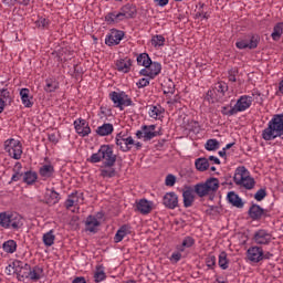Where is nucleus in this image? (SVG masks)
Returning <instances> with one entry per match:
<instances>
[{"mask_svg": "<svg viewBox=\"0 0 283 283\" xmlns=\"http://www.w3.org/2000/svg\"><path fill=\"white\" fill-rule=\"evenodd\" d=\"M234 184L244 189H253L255 187V179L249 175V170L244 166L238 167L233 177Z\"/></svg>", "mask_w": 283, "mask_h": 283, "instance_id": "7ed1b4c3", "label": "nucleus"}, {"mask_svg": "<svg viewBox=\"0 0 283 283\" xmlns=\"http://www.w3.org/2000/svg\"><path fill=\"white\" fill-rule=\"evenodd\" d=\"M260 44V35L250 34L245 39L237 41L235 45L238 50H255Z\"/></svg>", "mask_w": 283, "mask_h": 283, "instance_id": "423d86ee", "label": "nucleus"}, {"mask_svg": "<svg viewBox=\"0 0 283 283\" xmlns=\"http://www.w3.org/2000/svg\"><path fill=\"white\" fill-rule=\"evenodd\" d=\"M109 98L113 101L115 107H118L122 112L124 107H130L134 105V102L129 98V95L125 92H111L109 93Z\"/></svg>", "mask_w": 283, "mask_h": 283, "instance_id": "39448f33", "label": "nucleus"}, {"mask_svg": "<svg viewBox=\"0 0 283 283\" xmlns=\"http://www.w3.org/2000/svg\"><path fill=\"white\" fill-rule=\"evenodd\" d=\"M0 227H3V229H10V212L0 213Z\"/></svg>", "mask_w": 283, "mask_h": 283, "instance_id": "37998d69", "label": "nucleus"}, {"mask_svg": "<svg viewBox=\"0 0 283 283\" xmlns=\"http://www.w3.org/2000/svg\"><path fill=\"white\" fill-rule=\"evenodd\" d=\"M54 174V167L52 165H44L40 168V176L42 178H52Z\"/></svg>", "mask_w": 283, "mask_h": 283, "instance_id": "e433bc0d", "label": "nucleus"}, {"mask_svg": "<svg viewBox=\"0 0 283 283\" xmlns=\"http://www.w3.org/2000/svg\"><path fill=\"white\" fill-rule=\"evenodd\" d=\"M142 129L144 132V140H151L153 138H156V136H160V133L156 132V125H145Z\"/></svg>", "mask_w": 283, "mask_h": 283, "instance_id": "b1692460", "label": "nucleus"}, {"mask_svg": "<svg viewBox=\"0 0 283 283\" xmlns=\"http://www.w3.org/2000/svg\"><path fill=\"white\" fill-rule=\"evenodd\" d=\"M23 176V182H25L27 185H34V182H36V172H32V171H27Z\"/></svg>", "mask_w": 283, "mask_h": 283, "instance_id": "c03bdc74", "label": "nucleus"}, {"mask_svg": "<svg viewBox=\"0 0 283 283\" xmlns=\"http://www.w3.org/2000/svg\"><path fill=\"white\" fill-rule=\"evenodd\" d=\"M20 96H21L22 105H24V107H32V105H34V103L30 99L29 88H22L20 91Z\"/></svg>", "mask_w": 283, "mask_h": 283, "instance_id": "7c9ffc66", "label": "nucleus"}, {"mask_svg": "<svg viewBox=\"0 0 283 283\" xmlns=\"http://www.w3.org/2000/svg\"><path fill=\"white\" fill-rule=\"evenodd\" d=\"M251 105H253V96L242 95L232 107L231 114H238V112H247Z\"/></svg>", "mask_w": 283, "mask_h": 283, "instance_id": "6e6552de", "label": "nucleus"}, {"mask_svg": "<svg viewBox=\"0 0 283 283\" xmlns=\"http://www.w3.org/2000/svg\"><path fill=\"white\" fill-rule=\"evenodd\" d=\"M88 163H103L104 167H114L116 165V154H114V147L111 145H102L97 153L93 154L88 159Z\"/></svg>", "mask_w": 283, "mask_h": 283, "instance_id": "f257e3e1", "label": "nucleus"}, {"mask_svg": "<svg viewBox=\"0 0 283 283\" xmlns=\"http://www.w3.org/2000/svg\"><path fill=\"white\" fill-rule=\"evenodd\" d=\"M105 21H107V23H118L123 21V14H120V12H111L105 17Z\"/></svg>", "mask_w": 283, "mask_h": 283, "instance_id": "58836bf2", "label": "nucleus"}, {"mask_svg": "<svg viewBox=\"0 0 283 283\" xmlns=\"http://www.w3.org/2000/svg\"><path fill=\"white\" fill-rule=\"evenodd\" d=\"M19 169H21V163H17L13 171H15V174L11 177V182H19V180H21V178H23V174L19 172Z\"/></svg>", "mask_w": 283, "mask_h": 283, "instance_id": "603ef678", "label": "nucleus"}, {"mask_svg": "<svg viewBox=\"0 0 283 283\" xmlns=\"http://www.w3.org/2000/svg\"><path fill=\"white\" fill-rule=\"evenodd\" d=\"M283 34V22H279L274 25L271 38L273 41H280Z\"/></svg>", "mask_w": 283, "mask_h": 283, "instance_id": "72a5a7b5", "label": "nucleus"}, {"mask_svg": "<svg viewBox=\"0 0 283 283\" xmlns=\"http://www.w3.org/2000/svg\"><path fill=\"white\" fill-rule=\"evenodd\" d=\"M45 92H56L59 90V82L54 80H46V85L44 86Z\"/></svg>", "mask_w": 283, "mask_h": 283, "instance_id": "8fccbe9b", "label": "nucleus"}, {"mask_svg": "<svg viewBox=\"0 0 283 283\" xmlns=\"http://www.w3.org/2000/svg\"><path fill=\"white\" fill-rule=\"evenodd\" d=\"M254 198L258 200V202H262V200L266 198V189L261 188L258 190Z\"/></svg>", "mask_w": 283, "mask_h": 283, "instance_id": "6e6d98bb", "label": "nucleus"}, {"mask_svg": "<svg viewBox=\"0 0 283 283\" xmlns=\"http://www.w3.org/2000/svg\"><path fill=\"white\" fill-rule=\"evenodd\" d=\"M227 92H229V85L224 82H218L212 90L208 91V96L216 98V101H222Z\"/></svg>", "mask_w": 283, "mask_h": 283, "instance_id": "0eeeda50", "label": "nucleus"}, {"mask_svg": "<svg viewBox=\"0 0 283 283\" xmlns=\"http://www.w3.org/2000/svg\"><path fill=\"white\" fill-rule=\"evenodd\" d=\"M272 239L273 235L264 229L258 230L253 235L255 244H271Z\"/></svg>", "mask_w": 283, "mask_h": 283, "instance_id": "9b49d317", "label": "nucleus"}, {"mask_svg": "<svg viewBox=\"0 0 283 283\" xmlns=\"http://www.w3.org/2000/svg\"><path fill=\"white\" fill-rule=\"evenodd\" d=\"M44 200L46 205L52 207L53 205H56L61 198L59 197V192L55 190H48L44 197Z\"/></svg>", "mask_w": 283, "mask_h": 283, "instance_id": "cd10ccee", "label": "nucleus"}, {"mask_svg": "<svg viewBox=\"0 0 283 283\" xmlns=\"http://www.w3.org/2000/svg\"><path fill=\"white\" fill-rule=\"evenodd\" d=\"M182 259V254L180 252H174L170 256L171 262H180V260Z\"/></svg>", "mask_w": 283, "mask_h": 283, "instance_id": "e2e57ef3", "label": "nucleus"}, {"mask_svg": "<svg viewBox=\"0 0 283 283\" xmlns=\"http://www.w3.org/2000/svg\"><path fill=\"white\" fill-rule=\"evenodd\" d=\"M83 193L81 192H73L69 195L65 207L66 209H72V207H78V205H83Z\"/></svg>", "mask_w": 283, "mask_h": 283, "instance_id": "dca6fc26", "label": "nucleus"}, {"mask_svg": "<svg viewBox=\"0 0 283 283\" xmlns=\"http://www.w3.org/2000/svg\"><path fill=\"white\" fill-rule=\"evenodd\" d=\"M195 167L198 171H207V169H209V159L207 158L196 159Z\"/></svg>", "mask_w": 283, "mask_h": 283, "instance_id": "c9c22d12", "label": "nucleus"}, {"mask_svg": "<svg viewBox=\"0 0 283 283\" xmlns=\"http://www.w3.org/2000/svg\"><path fill=\"white\" fill-rule=\"evenodd\" d=\"M23 227V217L17 212H10L9 229H21Z\"/></svg>", "mask_w": 283, "mask_h": 283, "instance_id": "4be33fe9", "label": "nucleus"}, {"mask_svg": "<svg viewBox=\"0 0 283 283\" xmlns=\"http://www.w3.org/2000/svg\"><path fill=\"white\" fill-rule=\"evenodd\" d=\"M205 182L207 187H210L209 188L210 193H213L218 191V189H220V180H218V178L211 177L207 179Z\"/></svg>", "mask_w": 283, "mask_h": 283, "instance_id": "473e14b6", "label": "nucleus"}, {"mask_svg": "<svg viewBox=\"0 0 283 283\" xmlns=\"http://www.w3.org/2000/svg\"><path fill=\"white\" fill-rule=\"evenodd\" d=\"M235 72L237 71H229V81H231L232 83H235V81H237Z\"/></svg>", "mask_w": 283, "mask_h": 283, "instance_id": "338daca9", "label": "nucleus"}, {"mask_svg": "<svg viewBox=\"0 0 283 283\" xmlns=\"http://www.w3.org/2000/svg\"><path fill=\"white\" fill-rule=\"evenodd\" d=\"M23 273H30V264L22 262V266L17 272L18 277L23 279Z\"/></svg>", "mask_w": 283, "mask_h": 283, "instance_id": "5fc2aeb1", "label": "nucleus"}, {"mask_svg": "<svg viewBox=\"0 0 283 283\" xmlns=\"http://www.w3.org/2000/svg\"><path fill=\"white\" fill-rule=\"evenodd\" d=\"M54 240H56V237L54 235V230H50L49 232L43 234V243L45 247H52L54 244Z\"/></svg>", "mask_w": 283, "mask_h": 283, "instance_id": "4c0bfd02", "label": "nucleus"}, {"mask_svg": "<svg viewBox=\"0 0 283 283\" xmlns=\"http://www.w3.org/2000/svg\"><path fill=\"white\" fill-rule=\"evenodd\" d=\"M219 266L223 271H227V269H229V259H227V252L224 251L219 254Z\"/></svg>", "mask_w": 283, "mask_h": 283, "instance_id": "de8ad7c7", "label": "nucleus"}, {"mask_svg": "<svg viewBox=\"0 0 283 283\" xmlns=\"http://www.w3.org/2000/svg\"><path fill=\"white\" fill-rule=\"evenodd\" d=\"M74 127L76 134H78V136H82V138H85V136H90V134H92V128H90V124L83 118L76 119L74 122Z\"/></svg>", "mask_w": 283, "mask_h": 283, "instance_id": "9d476101", "label": "nucleus"}, {"mask_svg": "<svg viewBox=\"0 0 283 283\" xmlns=\"http://www.w3.org/2000/svg\"><path fill=\"white\" fill-rule=\"evenodd\" d=\"M129 233H132V227H129L128 224H124L122 226L116 234H115V238H114V241L116 243L118 242H123V239L126 237V235H129Z\"/></svg>", "mask_w": 283, "mask_h": 283, "instance_id": "bb28decb", "label": "nucleus"}, {"mask_svg": "<svg viewBox=\"0 0 283 283\" xmlns=\"http://www.w3.org/2000/svg\"><path fill=\"white\" fill-rule=\"evenodd\" d=\"M107 279V274H105V268L103 265H97L94 273V282L99 283Z\"/></svg>", "mask_w": 283, "mask_h": 283, "instance_id": "2f4dec72", "label": "nucleus"}, {"mask_svg": "<svg viewBox=\"0 0 283 283\" xmlns=\"http://www.w3.org/2000/svg\"><path fill=\"white\" fill-rule=\"evenodd\" d=\"M206 264L208 269H213L216 266V255H208L206 258Z\"/></svg>", "mask_w": 283, "mask_h": 283, "instance_id": "4d7b16f0", "label": "nucleus"}, {"mask_svg": "<svg viewBox=\"0 0 283 283\" xmlns=\"http://www.w3.org/2000/svg\"><path fill=\"white\" fill-rule=\"evenodd\" d=\"M233 111V107L229 108V106H222L221 107V114H223V116H235V114L238 113H231Z\"/></svg>", "mask_w": 283, "mask_h": 283, "instance_id": "bf43d9fd", "label": "nucleus"}, {"mask_svg": "<svg viewBox=\"0 0 283 283\" xmlns=\"http://www.w3.org/2000/svg\"><path fill=\"white\" fill-rule=\"evenodd\" d=\"M209 189H211V187L207 186L206 182H199L193 186L192 191L196 192V195L199 198H205V197L209 196V193H211V192H209Z\"/></svg>", "mask_w": 283, "mask_h": 283, "instance_id": "5701e85b", "label": "nucleus"}, {"mask_svg": "<svg viewBox=\"0 0 283 283\" xmlns=\"http://www.w3.org/2000/svg\"><path fill=\"white\" fill-rule=\"evenodd\" d=\"M182 198L184 207L186 209H189V207H193V202H196V195H193V188H191V186L185 187V190L182 191Z\"/></svg>", "mask_w": 283, "mask_h": 283, "instance_id": "4468645a", "label": "nucleus"}, {"mask_svg": "<svg viewBox=\"0 0 283 283\" xmlns=\"http://www.w3.org/2000/svg\"><path fill=\"white\" fill-rule=\"evenodd\" d=\"M136 209L143 216H147V214L151 213L153 206H151V202L148 201L147 199H140L136 203Z\"/></svg>", "mask_w": 283, "mask_h": 283, "instance_id": "6ab92c4d", "label": "nucleus"}, {"mask_svg": "<svg viewBox=\"0 0 283 283\" xmlns=\"http://www.w3.org/2000/svg\"><path fill=\"white\" fill-rule=\"evenodd\" d=\"M114 133V125L106 123L102 126L97 127L96 134L97 136H109Z\"/></svg>", "mask_w": 283, "mask_h": 283, "instance_id": "c85d7f7f", "label": "nucleus"}, {"mask_svg": "<svg viewBox=\"0 0 283 283\" xmlns=\"http://www.w3.org/2000/svg\"><path fill=\"white\" fill-rule=\"evenodd\" d=\"M0 98L4 102V105H10L12 103V96H10V91L7 88L0 91Z\"/></svg>", "mask_w": 283, "mask_h": 283, "instance_id": "3c124183", "label": "nucleus"}, {"mask_svg": "<svg viewBox=\"0 0 283 283\" xmlns=\"http://www.w3.org/2000/svg\"><path fill=\"white\" fill-rule=\"evenodd\" d=\"M227 198H228V202H230L232 207H237V209H242V207H244V202H242V198H240V196H238V193H235L234 191L228 192Z\"/></svg>", "mask_w": 283, "mask_h": 283, "instance_id": "a878e982", "label": "nucleus"}, {"mask_svg": "<svg viewBox=\"0 0 283 283\" xmlns=\"http://www.w3.org/2000/svg\"><path fill=\"white\" fill-rule=\"evenodd\" d=\"M163 205L166 209H177L178 205V195L176 192H167L163 198Z\"/></svg>", "mask_w": 283, "mask_h": 283, "instance_id": "2eb2a0df", "label": "nucleus"}, {"mask_svg": "<svg viewBox=\"0 0 283 283\" xmlns=\"http://www.w3.org/2000/svg\"><path fill=\"white\" fill-rule=\"evenodd\" d=\"M248 259L250 260V262H262V248L251 247L248 250Z\"/></svg>", "mask_w": 283, "mask_h": 283, "instance_id": "a211bd4d", "label": "nucleus"}, {"mask_svg": "<svg viewBox=\"0 0 283 283\" xmlns=\"http://www.w3.org/2000/svg\"><path fill=\"white\" fill-rule=\"evenodd\" d=\"M175 92H176V85L174 84V82L169 81L168 87L164 90V94H175Z\"/></svg>", "mask_w": 283, "mask_h": 283, "instance_id": "052dcab7", "label": "nucleus"}, {"mask_svg": "<svg viewBox=\"0 0 283 283\" xmlns=\"http://www.w3.org/2000/svg\"><path fill=\"white\" fill-rule=\"evenodd\" d=\"M116 70L123 72V74H127L132 70V60L129 57L117 60Z\"/></svg>", "mask_w": 283, "mask_h": 283, "instance_id": "412c9836", "label": "nucleus"}, {"mask_svg": "<svg viewBox=\"0 0 283 283\" xmlns=\"http://www.w3.org/2000/svg\"><path fill=\"white\" fill-rule=\"evenodd\" d=\"M165 185H166V187H174V185H176V176L168 175L166 177Z\"/></svg>", "mask_w": 283, "mask_h": 283, "instance_id": "13d9d810", "label": "nucleus"}, {"mask_svg": "<svg viewBox=\"0 0 283 283\" xmlns=\"http://www.w3.org/2000/svg\"><path fill=\"white\" fill-rule=\"evenodd\" d=\"M119 14H122V19H134L136 17V6L125 4L120 8Z\"/></svg>", "mask_w": 283, "mask_h": 283, "instance_id": "aec40b11", "label": "nucleus"}, {"mask_svg": "<svg viewBox=\"0 0 283 283\" xmlns=\"http://www.w3.org/2000/svg\"><path fill=\"white\" fill-rule=\"evenodd\" d=\"M249 216L252 220H262L266 217V210L258 205H252L249 209Z\"/></svg>", "mask_w": 283, "mask_h": 283, "instance_id": "f3484780", "label": "nucleus"}, {"mask_svg": "<svg viewBox=\"0 0 283 283\" xmlns=\"http://www.w3.org/2000/svg\"><path fill=\"white\" fill-rule=\"evenodd\" d=\"M116 145L119 147L120 151H130V149L134 147V138L119 133L116 136Z\"/></svg>", "mask_w": 283, "mask_h": 283, "instance_id": "1a4fd4ad", "label": "nucleus"}, {"mask_svg": "<svg viewBox=\"0 0 283 283\" xmlns=\"http://www.w3.org/2000/svg\"><path fill=\"white\" fill-rule=\"evenodd\" d=\"M139 74L142 76H149L151 78V73H149V67L148 66H145V69H143Z\"/></svg>", "mask_w": 283, "mask_h": 283, "instance_id": "69168bd1", "label": "nucleus"}, {"mask_svg": "<svg viewBox=\"0 0 283 283\" xmlns=\"http://www.w3.org/2000/svg\"><path fill=\"white\" fill-rule=\"evenodd\" d=\"M41 277H43V268L39 265L30 266L29 273H22V280L29 279L32 282H39Z\"/></svg>", "mask_w": 283, "mask_h": 283, "instance_id": "ddd939ff", "label": "nucleus"}, {"mask_svg": "<svg viewBox=\"0 0 283 283\" xmlns=\"http://www.w3.org/2000/svg\"><path fill=\"white\" fill-rule=\"evenodd\" d=\"M36 25H38V28H48V25H50V21L45 18H40L36 21Z\"/></svg>", "mask_w": 283, "mask_h": 283, "instance_id": "680f3d73", "label": "nucleus"}, {"mask_svg": "<svg viewBox=\"0 0 283 283\" xmlns=\"http://www.w3.org/2000/svg\"><path fill=\"white\" fill-rule=\"evenodd\" d=\"M125 36V32L118 31L116 29L111 30V33L106 35L105 43L106 45H118L120 41H123V38Z\"/></svg>", "mask_w": 283, "mask_h": 283, "instance_id": "f8f14e48", "label": "nucleus"}, {"mask_svg": "<svg viewBox=\"0 0 283 283\" xmlns=\"http://www.w3.org/2000/svg\"><path fill=\"white\" fill-rule=\"evenodd\" d=\"M193 244H196V240H193L191 237H186L181 245L178 247V251L182 253L185 249H190V247H193Z\"/></svg>", "mask_w": 283, "mask_h": 283, "instance_id": "ea45409f", "label": "nucleus"}, {"mask_svg": "<svg viewBox=\"0 0 283 283\" xmlns=\"http://www.w3.org/2000/svg\"><path fill=\"white\" fill-rule=\"evenodd\" d=\"M86 231L96 233V228L101 227V221L94 216H88L85 221Z\"/></svg>", "mask_w": 283, "mask_h": 283, "instance_id": "393cba45", "label": "nucleus"}, {"mask_svg": "<svg viewBox=\"0 0 283 283\" xmlns=\"http://www.w3.org/2000/svg\"><path fill=\"white\" fill-rule=\"evenodd\" d=\"M151 45H154L155 48H160L163 45H165V36L163 35H155L151 38Z\"/></svg>", "mask_w": 283, "mask_h": 283, "instance_id": "864d4df0", "label": "nucleus"}, {"mask_svg": "<svg viewBox=\"0 0 283 283\" xmlns=\"http://www.w3.org/2000/svg\"><path fill=\"white\" fill-rule=\"evenodd\" d=\"M161 114H165V108L163 106L157 105V106H151L149 111V116L150 118H158Z\"/></svg>", "mask_w": 283, "mask_h": 283, "instance_id": "79ce46f5", "label": "nucleus"}, {"mask_svg": "<svg viewBox=\"0 0 283 283\" xmlns=\"http://www.w3.org/2000/svg\"><path fill=\"white\" fill-rule=\"evenodd\" d=\"M4 151H8L9 156L14 160H21L23 146L21 145V142L17 139H7L4 142Z\"/></svg>", "mask_w": 283, "mask_h": 283, "instance_id": "20e7f679", "label": "nucleus"}, {"mask_svg": "<svg viewBox=\"0 0 283 283\" xmlns=\"http://www.w3.org/2000/svg\"><path fill=\"white\" fill-rule=\"evenodd\" d=\"M205 147L207 151H216L220 149V142H218V139H208Z\"/></svg>", "mask_w": 283, "mask_h": 283, "instance_id": "a18cd8bd", "label": "nucleus"}, {"mask_svg": "<svg viewBox=\"0 0 283 283\" xmlns=\"http://www.w3.org/2000/svg\"><path fill=\"white\" fill-rule=\"evenodd\" d=\"M263 140H283V114H276L269 122L268 127L262 132Z\"/></svg>", "mask_w": 283, "mask_h": 283, "instance_id": "f03ea898", "label": "nucleus"}, {"mask_svg": "<svg viewBox=\"0 0 283 283\" xmlns=\"http://www.w3.org/2000/svg\"><path fill=\"white\" fill-rule=\"evenodd\" d=\"M147 85H149L148 78H140L139 82L137 83L138 87H147Z\"/></svg>", "mask_w": 283, "mask_h": 283, "instance_id": "0e129e2a", "label": "nucleus"}, {"mask_svg": "<svg viewBox=\"0 0 283 283\" xmlns=\"http://www.w3.org/2000/svg\"><path fill=\"white\" fill-rule=\"evenodd\" d=\"M151 59L149 57V54L142 53L137 56V64L143 65V67H147L150 63Z\"/></svg>", "mask_w": 283, "mask_h": 283, "instance_id": "49530a36", "label": "nucleus"}, {"mask_svg": "<svg viewBox=\"0 0 283 283\" xmlns=\"http://www.w3.org/2000/svg\"><path fill=\"white\" fill-rule=\"evenodd\" d=\"M147 67L150 73V78H156V76H158V74H160V71L163 70V65H160V63L151 62V60L150 63H148Z\"/></svg>", "mask_w": 283, "mask_h": 283, "instance_id": "c756f323", "label": "nucleus"}, {"mask_svg": "<svg viewBox=\"0 0 283 283\" xmlns=\"http://www.w3.org/2000/svg\"><path fill=\"white\" fill-rule=\"evenodd\" d=\"M2 249L3 251H6V253H14V251H17V241L14 240H8L2 244Z\"/></svg>", "mask_w": 283, "mask_h": 283, "instance_id": "a19ab883", "label": "nucleus"}, {"mask_svg": "<svg viewBox=\"0 0 283 283\" xmlns=\"http://www.w3.org/2000/svg\"><path fill=\"white\" fill-rule=\"evenodd\" d=\"M101 176L102 178H114L116 176V169L112 167H105L104 169H101Z\"/></svg>", "mask_w": 283, "mask_h": 283, "instance_id": "09e8293b", "label": "nucleus"}, {"mask_svg": "<svg viewBox=\"0 0 283 283\" xmlns=\"http://www.w3.org/2000/svg\"><path fill=\"white\" fill-rule=\"evenodd\" d=\"M21 266H22V261L14 260L6 268V272L8 275H12V273H18Z\"/></svg>", "mask_w": 283, "mask_h": 283, "instance_id": "f704fd0d", "label": "nucleus"}, {"mask_svg": "<svg viewBox=\"0 0 283 283\" xmlns=\"http://www.w3.org/2000/svg\"><path fill=\"white\" fill-rule=\"evenodd\" d=\"M72 283H87V282L85 281V277L80 276L74 279Z\"/></svg>", "mask_w": 283, "mask_h": 283, "instance_id": "774afa93", "label": "nucleus"}]
</instances>
